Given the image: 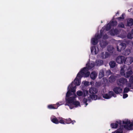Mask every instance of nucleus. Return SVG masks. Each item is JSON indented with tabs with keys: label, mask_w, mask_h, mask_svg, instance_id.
Masks as SVG:
<instances>
[{
	"label": "nucleus",
	"mask_w": 133,
	"mask_h": 133,
	"mask_svg": "<svg viewBox=\"0 0 133 133\" xmlns=\"http://www.w3.org/2000/svg\"><path fill=\"white\" fill-rule=\"evenodd\" d=\"M122 123L123 124H129L130 123V122L129 120H127L126 121H123Z\"/></svg>",
	"instance_id": "42"
},
{
	"label": "nucleus",
	"mask_w": 133,
	"mask_h": 133,
	"mask_svg": "<svg viewBox=\"0 0 133 133\" xmlns=\"http://www.w3.org/2000/svg\"><path fill=\"white\" fill-rule=\"evenodd\" d=\"M105 28L103 27L102 28V29L100 31V34L99 35L100 36L101 38L103 36V32L104 31Z\"/></svg>",
	"instance_id": "33"
},
{
	"label": "nucleus",
	"mask_w": 133,
	"mask_h": 133,
	"mask_svg": "<svg viewBox=\"0 0 133 133\" xmlns=\"http://www.w3.org/2000/svg\"><path fill=\"white\" fill-rule=\"evenodd\" d=\"M129 82L133 84V75H131L130 77Z\"/></svg>",
	"instance_id": "43"
},
{
	"label": "nucleus",
	"mask_w": 133,
	"mask_h": 133,
	"mask_svg": "<svg viewBox=\"0 0 133 133\" xmlns=\"http://www.w3.org/2000/svg\"><path fill=\"white\" fill-rule=\"evenodd\" d=\"M112 96L115 97H116V95L113 91H110L109 92L108 94H106L103 95V97L105 99H109Z\"/></svg>",
	"instance_id": "2"
},
{
	"label": "nucleus",
	"mask_w": 133,
	"mask_h": 133,
	"mask_svg": "<svg viewBox=\"0 0 133 133\" xmlns=\"http://www.w3.org/2000/svg\"><path fill=\"white\" fill-rule=\"evenodd\" d=\"M130 89L127 87H125L123 90L124 93H127L129 91H130Z\"/></svg>",
	"instance_id": "37"
},
{
	"label": "nucleus",
	"mask_w": 133,
	"mask_h": 133,
	"mask_svg": "<svg viewBox=\"0 0 133 133\" xmlns=\"http://www.w3.org/2000/svg\"><path fill=\"white\" fill-rule=\"evenodd\" d=\"M119 82L120 83H122L123 84H124L127 82V79L124 78H121L119 79Z\"/></svg>",
	"instance_id": "19"
},
{
	"label": "nucleus",
	"mask_w": 133,
	"mask_h": 133,
	"mask_svg": "<svg viewBox=\"0 0 133 133\" xmlns=\"http://www.w3.org/2000/svg\"><path fill=\"white\" fill-rule=\"evenodd\" d=\"M119 14V12H117L116 14Z\"/></svg>",
	"instance_id": "58"
},
{
	"label": "nucleus",
	"mask_w": 133,
	"mask_h": 133,
	"mask_svg": "<svg viewBox=\"0 0 133 133\" xmlns=\"http://www.w3.org/2000/svg\"><path fill=\"white\" fill-rule=\"evenodd\" d=\"M132 33L133 34V29H132L131 31Z\"/></svg>",
	"instance_id": "57"
},
{
	"label": "nucleus",
	"mask_w": 133,
	"mask_h": 133,
	"mask_svg": "<svg viewBox=\"0 0 133 133\" xmlns=\"http://www.w3.org/2000/svg\"><path fill=\"white\" fill-rule=\"evenodd\" d=\"M125 14L124 13H123L122 15L121 16L118 17L116 18L118 21H121L122 19H124V16L125 15Z\"/></svg>",
	"instance_id": "29"
},
{
	"label": "nucleus",
	"mask_w": 133,
	"mask_h": 133,
	"mask_svg": "<svg viewBox=\"0 0 133 133\" xmlns=\"http://www.w3.org/2000/svg\"><path fill=\"white\" fill-rule=\"evenodd\" d=\"M97 76V74L96 72L94 71L92 72L90 74V77L91 79L94 80L96 78Z\"/></svg>",
	"instance_id": "17"
},
{
	"label": "nucleus",
	"mask_w": 133,
	"mask_h": 133,
	"mask_svg": "<svg viewBox=\"0 0 133 133\" xmlns=\"http://www.w3.org/2000/svg\"><path fill=\"white\" fill-rule=\"evenodd\" d=\"M65 105H68V106H70V108L71 109H72V108H71L69 106V105L68 104H65Z\"/></svg>",
	"instance_id": "56"
},
{
	"label": "nucleus",
	"mask_w": 133,
	"mask_h": 133,
	"mask_svg": "<svg viewBox=\"0 0 133 133\" xmlns=\"http://www.w3.org/2000/svg\"><path fill=\"white\" fill-rule=\"evenodd\" d=\"M128 96V95L126 94H124L123 95V98H127Z\"/></svg>",
	"instance_id": "49"
},
{
	"label": "nucleus",
	"mask_w": 133,
	"mask_h": 133,
	"mask_svg": "<svg viewBox=\"0 0 133 133\" xmlns=\"http://www.w3.org/2000/svg\"><path fill=\"white\" fill-rule=\"evenodd\" d=\"M72 104L74 105L76 107H78V106H80V103L79 101H74Z\"/></svg>",
	"instance_id": "30"
},
{
	"label": "nucleus",
	"mask_w": 133,
	"mask_h": 133,
	"mask_svg": "<svg viewBox=\"0 0 133 133\" xmlns=\"http://www.w3.org/2000/svg\"><path fill=\"white\" fill-rule=\"evenodd\" d=\"M108 51L110 52L111 53L112 52V51L110 49V48H109V46H108Z\"/></svg>",
	"instance_id": "52"
},
{
	"label": "nucleus",
	"mask_w": 133,
	"mask_h": 133,
	"mask_svg": "<svg viewBox=\"0 0 133 133\" xmlns=\"http://www.w3.org/2000/svg\"><path fill=\"white\" fill-rule=\"evenodd\" d=\"M108 44V43L107 42V41H101L100 43V46L102 48H104Z\"/></svg>",
	"instance_id": "15"
},
{
	"label": "nucleus",
	"mask_w": 133,
	"mask_h": 133,
	"mask_svg": "<svg viewBox=\"0 0 133 133\" xmlns=\"http://www.w3.org/2000/svg\"><path fill=\"white\" fill-rule=\"evenodd\" d=\"M109 23L111 26H116L117 25V22L116 21H110Z\"/></svg>",
	"instance_id": "27"
},
{
	"label": "nucleus",
	"mask_w": 133,
	"mask_h": 133,
	"mask_svg": "<svg viewBox=\"0 0 133 133\" xmlns=\"http://www.w3.org/2000/svg\"><path fill=\"white\" fill-rule=\"evenodd\" d=\"M104 76V72L103 71L100 72L99 75V77L100 78H102Z\"/></svg>",
	"instance_id": "44"
},
{
	"label": "nucleus",
	"mask_w": 133,
	"mask_h": 133,
	"mask_svg": "<svg viewBox=\"0 0 133 133\" xmlns=\"http://www.w3.org/2000/svg\"><path fill=\"white\" fill-rule=\"evenodd\" d=\"M81 79V78H79L78 77H76L74 81V85H75L76 86V85L78 86L80 85Z\"/></svg>",
	"instance_id": "12"
},
{
	"label": "nucleus",
	"mask_w": 133,
	"mask_h": 133,
	"mask_svg": "<svg viewBox=\"0 0 133 133\" xmlns=\"http://www.w3.org/2000/svg\"><path fill=\"white\" fill-rule=\"evenodd\" d=\"M68 89L70 90V91L71 92L75 93L76 91V86H74V82H72L68 87Z\"/></svg>",
	"instance_id": "7"
},
{
	"label": "nucleus",
	"mask_w": 133,
	"mask_h": 133,
	"mask_svg": "<svg viewBox=\"0 0 133 133\" xmlns=\"http://www.w3.org/2000/svg\"><path fill=\"white\" fill-rule=\"evenodd\" d=\"M125 64L130 65L133 62V58L131 57H129L125 59Z\"/></svg>",
	"instance_id": "8"
},
{
	"label": "nucleus",
	"mask_w": 133,
	"mask_h": 133,
	"mask_svg": "<svg viewBox=\"0 0 133 133\" xmlns=\"http://www.w3.org/2000/svg\"><path fill=\"white\" fill-rule=\"evenodd\" d=\"M71 92L70 90H68L66 93V97H69L71 95Z\"/></svg>",
	"instance_id": "40"
},
{
	"label": "nucleus",
	"mask_w": 133,
	"mask_h": 133,
	"mask_svg": "<svg viewBox=\"0 0 133 133\" xmlns=\"http://www.w3.org/2000/svg\"><path fill=\"white\" fill-rule=\"evenodd\" d=\"M105 54L104 55V52H102L101 54V56L103 59H105L108 57L109 56V54L108 52H105Z\"/></svg>",
	"instance_id": "16"
},
{
	"label": "nucleus",
	"mask_w": 133,
	"mask_h": 133,
	"mask_svg": "<svg viewBox=\"0 0 133 133\" xmlns=\"http://www.w3.org/2000/svg\"><path fill=\"white\" fill-rule=\"evenodd\" d=\"M88 68L87 67L84 68L78 73L77 77L79 78H81L84 75L85 77H88L90 75V72L88 71Z\"/></svg>",
	"instance_id": "1"
},
{
	"label": "nucleus",
	"mask_w": 133,
	"mask_h": 133,
	"mask_svg": "<svg viewBox=\"0 0 133 133\" xmlns=\"http://www.w3.org/2000/svg\"><path fill=\"white\" fill-rule=\"evenodd\" d=\"M65 123L67 124H69L71 123L72 120L70 118L65 119Z\"/></svg>",
	"instance_id": "34"
},
{
	"label": "nucleus",
	"mask_w": 133,
	"mask_h": 133,
	"mask_svg": "<svg viewBox=\"0 0 133 133\" xmlns=\"http://www.w3.org/2000/svg\"><path fill=\"white\" fill-rule=\"evenodd\" d=\"M126 45L125 43H122L119 45L117 46V50L118 51H121L123 50L126 48Z\"/></svg>",
	"instance_id": "4"
},
{
	"label": "nucleus",
	"mask_w": 133,
	"mask_h": 133,
	"mask_svg": "<svg viewBox=\"0 0 133 133\" xmlns=\"http://www.w3.org/2000/svg\"><path fill=\"white\" fill-rule=\"evenodd\" d=\"M90 97L92 100H96L97 99L98 96L96 95L92 94L90 95Z\"/></svg>",
	"instance_id": "26"
},
{
	"label": "nucleus",
	"mask_w": 133,
	"mask_h": 133,
	"mask_svg": "<svg viewBox=\"0 0 133 133\" xmlns=\"http://www.w3.org/2000/svg\"><path fill=\"white\" fill-rule=\"evenodd\" d=\"M85 104H86V105H86V106H87V105L88 104V103H87V102L86 103H85Z\"/></svg>",
	"instance_id": "59"
},
{
	"label": "nucleus",
	"mask_w": 133,
	"mask_h": 133,
	"mask_svg": "<svg viewBox=\"0 0 133 133\" xmlns=\"http://www.w3.org/2000/svg\"><path fill=\"white\" fill-rule=\"evenodd\" d=\"M127 25L128 26H131L133 25V19L130 18L127 21Z\"/></svg>",
	"instance_id": "22"
},
{
	"label": "nucleus",
	"mask_w": 133,
	"mask_h": 133,
	"mask_svg": "<svg viewBox=\"0 0 133 133\" xmlns=\"http://www.w3.org/2000/svg\"><path fill=\"white\" fill-rule=\"evenodd\" d=\"M133 73V72L132 71L130 70L127 71L124 74V76L126 78H128L131 76Z\"/></svg>",
	"instance_id": "14"
},
{
	"label": "nucleus",
	"mask_w": 133,
	"mask_h": 133,
	"mask_svg": "<svg viewBox=\"0 0 133 133\" xmlns=\"http://www.w3.org/2000/svg\"><path fill=\"white\" fill-rule=\"evenodd\" d=\"M124 61L125 57L123 56H118L116 59V62L119 64L124 63Z\"/></svg>",
	"instance_id": "6"
},
{
	"label": "nucleus",
	"mask_w": 133,
	"mask_h": 133,
	"mask_svg": "<svg viewBox=\"0 0 133 133\" xmlns=\"http://www.w3.org/2000/svg\"><path fill=\"white\" fill-rule=\"evenodd\" d=\"M76 122V121L75 120H73V121H72V122H71V123H72V124H74V123L75 122Z\"/></svg>",
	"instance_id": "54"
},
{
	"label": "nucleus",
	"mask_w": 133,
	"mask_h": 133,
	"mask_svg": "<svg viewBox=\"0 0 133 133\" xmlns=\"http://www.w3.org/2000/svg\"><path fill=\"white\" fill-rule=\"evenodd\" d=\"M122 124V121L119 120L116 121L115 123H112L110 124V126L112 128H117L119 126L120 127Z\"/></svg>",
	"instance_id": "3"
},
{
	"label": "nucleus",
	"mask_w": 133,
	"mask_h": 133,
	"mask_svg": "<svg viewBox=\"0 0 133 133\" xmlns=\"http://www.w3.org/2000/svg\"><path fill=\"white\" fill-rule=\"evenodd\" d=\"M113 91L116 94L121 93L123 91L122 89L119 87H115L113 89Z\"/></svg>",
	"instance_id": "5"
},
{
	"label": "nucleus",
	"mask_w": 133,
	"mask_h": 133,
	"mask_svg": "<svg viewBox=\"0 0 133 133\" xmlns=\"http://www.w3.org/2000/svg\"><path fill=\"white\" fill-rule=\"evenodd\" d=\"M95 38H97L98 40L99 39L101 38L100 36L99 35V34H97L95 35Z\"/></svg>",
	"instance_id": "47"
},
{
	"label": "nucleus",
	"mask_w": 133,
	"mask_h": 133,
	"mask_svg": "<svg viewBox=\"0 0 133 133\" xmlns=\"http://www.w3.org/2000/svg\"><path fill=\"white\" fill-rule=\"evenodd\" d=\"M111 26L109 23H108L107 25V26L105 27H103L105 28L106 31H108L111 28Z\"/></svg>",
	"instance_id": "28"
},
{
	"label": "nucleus",
	"mask_w": 133,
	"mask_h": 133,
	"mask_svg": "<svg viewBox=\"0 0 133 133\" xmlns=\"http://www.w3.org/2000/svg\"><path fill=\"white\" fill-rule=\"evenodd\" d=\"M110 35L111 36H114L115 35H117L118 34V30L116 29L111 30L109 31Z\"/></svg>",
	"instance_id": "11"
},
{
	"label": "nucleus",
	"mask_w": 133,
	"mask_h": 133,
	"mask_svg": "<svg viewBox=\"0 0 133 133\" xmlns=\"http://www.w3.org/2000/svg\"><path fill=\"white\" fill-rule=\"evenodd\" d=\"M51 121L52 122L56 124H58L59 123V121L56 118H53L52 119Z\"/></svg>",
	"instance_id": "31"
},
{
	"label": "nucleus",
	"mask_w": 133,
	"mask_h": 133,
	"mask_svg": "<svg viewBox=\"0 0 133 133\" xmlns=\"http://www.w3.org/2000/svg\"><path fill=\"white\" fill-rule=\"evenodd\" d=\"M59 104V103H57L56 104H50L48 106V108L49 109H57L58 107L61 105Z\"/></svg>",
	"instance_id": "9"
},
{
	"label": "nucleus",
	"mask_w": 133,
	"mask_h": 133,
	"mask_svg": "<svg viewBox=\"0 0 133 133\" xmlns=\"http://www.w3.org/2000/svg\"><path fill=\"white\" fill-rule=\"evenodd\" d=\"M125 71L124 70V66L121 67V69L120 71V74L122 75H124Z\"/></svg>",
	"instance_id": "32"
},
{
	"label": "nucleus",
	"mask_w": 133,
	"mask_h": 133,
	"mask_svg": "<svg viewBox=\"0 0 133 133\" xmlns=\"http://www.w3.org/2000/svg\"><path fill=\"white\" fill-rule=\"evenodd\" d=\"M59 123H60L63 124H65V121L64 120H63V119L62 118H59Z\"/></svg>",
	"instance_id": "35"
},
{
	"label": "nucleus",
	"mask_w": 133,
	"mask_h": 133,
	"mask_svg": "<svg viewBox=\"0 0 133 133\" xmlns=\"http://www.w3.org/2000/svg\"><path fill=\"white\" fill-rule=\"evenodd\" d=\"M109 64L111 68H113L115 66L116 63L115 61H112L109 63Z\"/></svg>",
	"instance_id": "21"
},
{
	"label": "nucleus",
	"mask_w": 133,
	"mask_h": 133,
	"mask_svg": "<svg viewBox=\"0 0 133 133\" xmlns=\"http://www.w3.org/2000/svg\"><path fill=\"white\" fill-rule=\"evenodd\" d=\"M88 90H84L83 91V96L85 97L87 96L88 95Z\"/></svg>",
	"instance_id": "45"
},
{
	"label": "nucleus",
	"mask_w": 133,
	"mask_h": 133,
	"mask_svg": "<svg viewBox=\"0 0 133 133\" xmlns=\"http://www.w3.org/2000/svg\"><path fill=\"white\" fill-rule=\"evenodd\" d=\"M103 38L104 39H107L108 38V36L107 34H105L103 36Z\"/></svg>",
	"instance_id": "48"
},
{
	"label": "nucleus",
	"mask_w": 133,
	"mask_h": 133,
	"mask_svg": "<svg viewBox=\"0 0 133 133\" xmlns=\"http://www.w3.org/2000/svg\"><path fill=\"white\" fill-rule=\"evenodd\" d=\"M130 53V49H127L123 51L122 54L124 56H127L129 55Z\"/></svg>",
	"instance_id": "18"
},
{
	"label": "nucleus",
	"mask_w": 133,
	"mask_h": 133,
	"mask_svg": "<svg viewBox=\"0 0 133 133\" xmlns=\"http://www.w3.org/2000/svg\"><path fill=\"white\" fill-rule=\"evenodd\" d=\"M84 84L85 86H88L89 85V82L86 81L84 83Z\"/></svg>",
	"instance_id": "53"
},
{
	"label": "nucleus",
	"mask_w": 133,
	"mask_h": 133,
	"mask_svg": "<svg viewBox=\"0 0 133 133\" xmlns=\"http://www.w3.org/2000/svg\"><path fill=\"white\" fill-rule=\"evenodd\" d=\"M115 79V77L114 76H111L109 78V81L110 83L114 82Z\"/></svg>",
	"instance_id": "25"
},
{
	"label": "nucleus",
	"mask_w": 133,
	"mask_h": 133,
	"mask_svg": "<svg viewBox=\"0 0 133 133\" xmlns=\"http://www.w3.org/2000/svg\"><path fill=\"white\" fill-rule=\"evenodd\" d=\"M98 90L96 88L91 87L89 89V93L91 94H95L97 93Z\"/></svg>",
	"instance_id": "10"
},
{
	"label": "nucleus",
	"mask_w": 133,
	"mask_h": 133,
	"mask_svg": "<svg viewBox=\"0 0 133 133\" xmlns=\"http://www.w3.org/2000/svg\"><path fill=\"white\" fill-rule=\"evenodd\" d=\"M133 83H129L126 84V85L127 87L129 88H130L131 89H132V84Z\"/></svg>",
	"instance_id": "36"
},
{
	"label": "nucleus",
	"mask_w": 133,
	"mask_h": 133,
	"mask_svg": "<svg viewBox=\"0 0 133 133\" xmlns=\"http://www.w3.org/2000/svg\"><path fill=\"white\" fill-rule=\"evenodd\" d=\"M94 49H95V50L94 51L95 54H96L98 52L96 51V48L95 47H92V48H91V52L92 54Z\"/></svg>",
	"instance_id": "38"
},
{
	"label": "nucleus",
	"mask_w": 133,
	"mask_h": 133,
	"mask_svg": "<svg viewBox=\"0 0 133 133\" xmlns=\"http://www.w3.org/2000/svg\"><path fill=\"white\" fill-rule=\"evenodd\" d=\"M98 40L95 38H92L91 41V43L94 45H96L98 43Z\"/></svg>",
	"instance_id": "20"
},
{
	"label": "nucleus",
	"mask_w": 133,
	"mask_h": 133,
	"mask_svg": "<svg viewBox=\"0 0 133 133\" xmlns=\"http://www.w3.org/2000/svg\"><path fill=\"white\" fill-rule=\"evenodd\" d=\"M129 128H131L133 126V122H130V124H129Z\"/></svg>",
	"instance_id": "51"
},
{
	"label": "nucleus",
	"mask_w": 133,
	"mask_h": 133,
	"mask_svg": "<svg viewBox=\"0 0 133 133\" xmlns=\"http://www.w3.org/2000/svg\"><path fill=\"white\" fill-rule=\"evenodd\" d=\"M83 92L81 91H78L77 92V95L79 96H81L83 95Z\"/></svg>",
	"instance_id": "41"
},
{
	"label": "nucleus",
	"mask_w": 133,
	"mask_h": 133,
	"mask_svg": "<svg viewBox=\"0 0 133 133\" xmlns=\"http://www.w3.org/2000/svg\"><path fill=\"white\" fill-rule=\"evenodd\" d=\"M132 9V8H131L130 9H129L128 10V11L129 12H131V10Z\"/></svg>",
	"instance_id": "55"
},
{
	"label": "nucleus",
	"mask_w": 133,
	"mask_h": 133,
	"mask_svg": "<svg viewBox=\"0 0 133 133\" xmlns=\"http://www.w3.org/2000/svg\"><path fill=\"white\" fill-rule=\"evenodd\" d=\"M103 61L101 60H98L96 61V65L98 66H100L103 64Z\"/></svg>",
	"instance_id": "24"
},
{
	"label": "nucleus",
	"mask_w": 133,
	"mask_h": 133,
	"mask_svg": "<svg viewBox=\"0 0 133 133\" xmlns=\"http://www.w3.org/2000/svg\"><path fill=\"white\" fill-rule=\"evenodd\" d=\"M127 38L130 39H131L133 37L132 33H129L127 35Z\"/></svg>",
	"instance_id": "39"
},
{
	"label": "nucleus",
	"mask_w": 133,
	"mask_h": 133,
	"mask_svg": "<svg viewBox=\"0 0 133 133\" xmlns=\"http://www.w3.org/2000/svg\"><path fill=\"white\" fill-rule=\"evenodd\" d=\"M87 67L89 69H91L93 68L95 66V64L94 63H91L90 64H89L88 63L86 64Z\"/></svg>",
	"instance_id": "23"
},
{
	"label": "nucleus",
	"mask_w": 133,
	"mask_h": 133,
	"mask_svg": "<svg viewBox=\"0 0 133 133\" xmlns=\"http://www.w3.org/2000/svg\"><path fill=\"white\" fill-rule=\"evenodd\" d=\"M68 98H66V102L68 103H73L75 100V97H70Z\"/></svg>",
	"instance_id": "13"
},
{
	"label": "nucleus",
	"mask_w": 133,
	"mask_h": 133,
	"mask_svg": "<svg viewBox=\"0 0 133 133\" xmlns=\"http://www.w3.org/2000/svg\"><path fill=\"white\" fill-rule=\"evenodd\" d=\"M118 26L119 27L122 28H124L125 27V26L124 24L122 23H121L119 24Z\"/></svg>",
	"instance_id": "46"
},
{
	"label": "nucleus",
	"mask_w": 133,
	"mask_h": 133,
	"mask_svg": "<svg viewBox=\"0 0 133 133\" xmlns=\"http://www.w3.org/2000/svg\"><path fill=\"white\" fill-rule=\"evenodd\" d=\"M87 101V98H84L83 99V102L84 103H86Z\"/></svg>",
	"instance_id": "50"
}]
</instances>
